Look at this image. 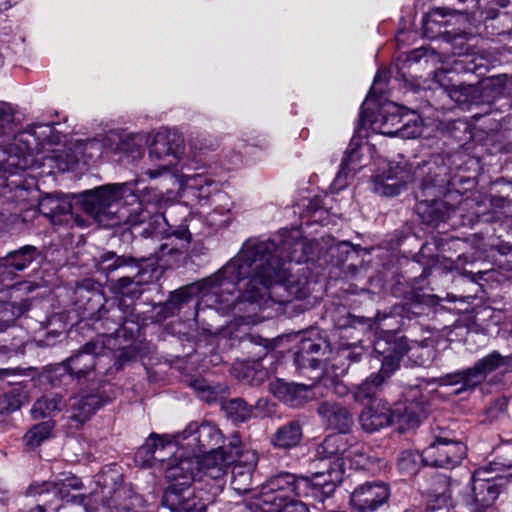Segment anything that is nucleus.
Returning <instances> with one entry per match:
<instances>
[{
	"label": "nucleus",
	"mask_w": 512,
	"mask_h": 512,
	"mask_svg": "<svg viewBox=\"0 0 512 512\" xmlns=\"http://www.w3.org/2000/svg\"><path fill=\"white\" fill-rule=\"evenodd\" d=\"M422 127L419 120V117L412 114H405V119L402 122L399 132L396 136L401 137L403 139H412L416 138L421 134Z\"/></svg>",
	"instance_id": "obj_48"
},
{
	"label": "nucleus",
	"mask_w": 512,
	"mask_h": 512,
	"mask_svg": "<svg viewBox=\"0 0 512 512\" xmlns=\"http://www.w3.org/2000/svg\"><path fill=\"white\" fill-rule=\"evenodd\" d=\"M190 148L194 151V157H197L204 151H213L218 147V141L206 136H198L189 142Z\"/></svg>",
	"instance_id": "obj_52"
},
{
	"label": "nucleus",
	"mask_w": 512,
	"mask_h": 512,
	"mask_svg": "<svg viewBox=\"0 0 512 512\" xmlns=\"http://www.w3.org/2000/svg\"><path fill=\"white\" fill-rule=\"evenodd\" d=\"M58 141L54 127L48 124H33L16 133L7 143L0 145V171L14 175L35 166L37 155L46 145Z\"/></svg>",
	"instance_id": "obj_5"
},
{
	"label": "nucleus",
	"mask_w": 512,
	"mask_h": 512,
	"mask_svg": "<svg viewBox=\"0 0 512 512\" xmlns=\"http://www.w3.org/2000/svg\"><path fill=\"white\" fill-rule=\"evenodd\" d=\"M330 197L328 195H324V197L316 196L313 200L310 201L308 208L314 213L320 210H326L328 201Z\"/></svg>",
	"instance_id": "obj_59"
},
{
	"label": "nucleus",
	"mask_w": 512,
	"mask_h": 512,
	"mask_svg": "<svg viewBox=\"0 0 512 512\" xmlns=\"http://www.w3.org/2000/svg\"><path fill=\"white\" fill-rule=\"evenodd\" d=\"M320 387L319 384L306 386L277 381L273 384L272 391L274 395L285 404L291 407H300L312 400Z\"/></svg>",
	"instance_id": "obj_22"
},
{
	"label": "nucleus",
	"mask_w": 512,
	"mask_h": 512,
	"mask_svg": "<svg viewBox=\"0 0 512 512\" xmlns=\"http://www.w3.org/2000/svg\"><path fill=\"white\" fill-rule=\"evenodd\" d=\"M26 396L22 395L18 391H12L9 394L5 395V400L7 401L6 409L10 412L18 410L25 402Z\"/></svg>",
	"instance_id": "obj_55"
},
{
	"label": "nucleus",
	"mask_w": 512,
	"mask_h": 512,
	"mask_svg": "<svg viewBox=\"0 0 512 512\" xmlns=\"http://www.w3.org/2000/svg\"><path fill=\"white\" fill-rule=\"evenodd\" d=\"M466 446L460 441L437 437L423 449L421 459L426 466L454 468L466 455Z\"/></svg>",
	"instance_id": "obj_15"
},
{
	"label": "nucleus",
	"mask_w": 512,
	"mask_h": 512,
	"mask_svg": "<svg viewBox=\"0 0 512 512\" xmlns=\"http://www.w3.org/2000/svg\"><path fill=\"white\" fill-rule=\"evenodd\" d=\"M221 430L208 421L201 423L191 422L186 428L177 434V442L193 452H205L216 450L223 443Z\"/></svg>",
	"instance_id": "obj_14"
},
{
	"label": "nucleus",
	"mask_w": 512,
	"mask_h": 512,
	"mask_svg": "<svg viewBox=\"0 0 512 512\" xmlns=\"http://www.w3.org/2000/svg\"><path fill=\"white\" fill-rule=\"evenodd\" d=\"M181 461L192 463L189 470L194 475V481H206V478H208L220 482L226 476L229 466L235 462V459L233 454L227 452L225 448H217L202 457L194 455L185 457Z\"/></svg>",
	"instance_id": "obj_13"
},
{
	"label": "nucleus",
	"mask_w": 512,
	"mask_h": 512,
	"mask_svg": "<svg viewBox=\"0 0 512 512\" xmlns=\"http://www.w3.org/2000/svg\"><path fill=\"white\" fill-rule=\"evenodd\" d=\"M154 434H151L146 442L137 450L135 463L141 467H155Z\"/></svg>",
	"instance_id": "obj_46"
},
{
	"label": "nucleus",
	"mask_w": 512,
	"mask_h": 512,
	"mask_svg": "<svg viewBox=\"0 0 512 512\" xmlns=\"http://www.w3.org/2000/svg\"><path fill=\"white\" fill-rule=\"evenodd\" d=\"M409 350L410 349L404 345L401 346L400 349L396 350L395 354H388L383 357L381 368L377 374L384 376V382L399 368L401 357L405 353H408Z\"/></svg>",
	"instance_id": "obj_44"
},
{
	"label": "nucleus",
	"mask_w": 512,
	"mask_h": 512,
	"mask_svg": "<svg viewBox=\"0 0 512 512\" xmlns=\"http://www.w3.org/2000/svg\"><path fill=\"white\" fill-rule=\"evenodd\" d=\"M104 341H91L64 362L66 370L77 378L86 377L92 370L99 374L101 358L105 355Z\"/></svg>",
	"instance_id": "obj_18"
},
{
	"label": "nucleus",
	"mask_w": 512,
	"mask_h": 512,
	"mask_svg": "<svg viewBox=\"0 0 512 512\" xmlns=\"http://www.w3.org/2000/svg\"><path fill=\"white\" fill-rule=\"evenodd\" d=\"M143 261L132 256L117 255L115 252L109 251L100 255L96 260V267L99 272L109 275L114 271L123 267L139 268Z\"/></svg>",
	"instance_id": "obj_34"
},
{
	"label": "nucleus",
	"mask_w": 512,
	"mask_h": 512,
	"mask_svg": "<svg viewBox=\"0 0 512 512\" xmlns=\"http://www.w3.org/2000/svg\"><path fill=\"white\" fill-rule=\"evenodd\" d=\"M413 179L406 163L383 162L382 167L373 176L372 190L383 196H395L401 192L404 185Z\"/></svg>",
	"instance_id": "obj_17"
},
{
	"label": "nucleus",
	"mask_w": 512,
	"mask_h": 512,
	"mask_svg": "<svg viewBox=\"0 0 512 512\" xmlns=\"http://www.w3.org/2000/svg\"><path fill=\"white\" fill-rule=\"evenodd\" d=\"M270 292H271V295L273 297V300H271V301L261 305V308L257 311V318H258V320L253 322V323L252 322L248 323V322H245V321L238 320L237 317H236L235 310L232 308L229 311L228 314H232L233 315L235 324L238 325V326H240V325H254V324H257V323H259V322H261L262 320L265 319V316H261L260 315V312L262 310H264L265 308L270 307L274 303L283 304L285 302H289L291 299H297L296 297H293V296L289 295L287 291L279 289L276 286H273L270 289ZM266 318H269V315H266Z\"/></svg>",
	"instance_id": "obj_41"
},
{
	"label": "nucleus",
	"mask_w": 512,
	"mask_h": 512,
	"mask_svg": "<svg viewBox=\"0 0 512 512\" xmlns=\"http://www.w3.org/2000/svg\"><path fill=\"white\" fill-rule=\"evenodd\" d=\"M446 182L445 179L436 175L434 178L425 179L421 184V191L417 193L416 213L424 223L432 226H438L446 221L454 211L451 205L439 199H428L427 196L435 197L437 191Z\"/></svg>",
	"instance_id": "obj_12"
},
{
	"label": "nucleus",
	"mask_w": 512,
	"mask_h": 512,
	"mask_svg": "<svg viewBox=\"0 0 512 512\" xmlns=\"http://www.w3.org/2000/svg\"><path fill=\"white\" fill-rule=\"evenodd\" d=\"M103 404L96 394H87L74 397L71 403V417L80 423L88 420Z\"/></svg>",
	"instance_id": "obj_35"
},
{
	"label": "nucleus",
	"mask_w": 512,
	"mask_h": 512,
	"mask_svg": "<svg viewBox=\"0 0 512 512\" xmlns=\"http://www.w3.org/2000/svg\"><path fill=\"white\" fill-rule=\"evenodd\" d=\"M15 128V113L12 106L0 101V138L13 133Z\"/></svg>",
	"instance_id": "obj_47"
},
{
	"label": "nucleus",
	"mask_w": 512,
	"mask_h": 512,
	"mask_svg": "<svg viewBox=\"0 0 512 512\" xmlns=\"http://www.w3.org/2000/svg\"><path fill=\"white\" fill-rule=\"evenodd\" d=\"M21 374V370L19 368H5L0 369V381H4L10 376Z\"/></svg>",
	"instance_id": "obj_63"
},
{
	"label": "nucleus",
	"mask_w": 512,
	"mask_h": 512,
	"mask_svg": "<svg viewBox=\"0 0 512 512\" xmlns=\"http://www.w3.org/2000/svg\"><path fill=\"white\" fill-rule=\"evenodd\" d=\"M452 482L446 475H439L434 478L429 491L428 506L435 505L439 512H449L451 505Z\"/></svg>",
	"instance_id": "obj_31"
},
{
	"label": "nucleus",
	"mask_w": 512,
	"mask_h": 512,
	"mask_svg": "<svg viewBox=\"0 0 512 512\" xmlns=\"http://www.w3.org/2000/svg\"><path fill=\"white\" fill-rule=\"evenodd\" d=\"M393 419L394 412L390 405L382 400L374 401L366 406L359 416L361 427L368 433H373L389 426Z\"/></svg>",
	"instance_id": "obj_23"
},
{
	"label": "nucleus",
	"mask_w": 512,
	"mask_h": 512,
	"mask_svg": "<svg viewBox=\"0 0 512 512\" xmlns=\"http://www.w3.org/2000/svg\"><path fill=\"white\" fill-rule=\"evenodd\" d=\"M391 490L386 482L367 481L354 488L350 505L356 512H377L388 504Z\"/></svg>",
	"instance_id": "obj_16"
},
{
	"label": "nucleus",
	"mask_w": 512,
	"mask_h": 512,
	"mask_svg": "<svg viewBox=\"0 0 512 512\" xmlns=\"http://www.w3.org/2000/svg\"><path fill=\"white\" fill-rule=\"evenodd\" d=\"M318 413L338 433L348 432L354 423L352 413L340 403L324 402L319 406Z\"/></svg>",
	"instance_id": "obj_25"
},
{
	"label": "nucleus",
	"mask_w": 512,
	"mask_h": 512,
	"mask_svg": "<svg viewBox=\"0 0 512 512\" xmlns=\"http://www.w3.org/2000/svg\"><path fill=\"white\" fill-rule=\"evenodd\" d=\"M399 420L407 424L409 427H415L420 423L418 414L409 408H405V411L399 415Z\"/></svg>",
	"instance_id": "obj_58"
},
{
	"label": "nucleus",
	"mask_w": 512,
	"mask_h": 512,
	"mask_svg": "<svg viewBox=\"0 0 512 512\" xmlns=\"http://www.w3.org/2000/svg\"><path fill=\"white\" fill-rule=\"evenodd\" d=\"M391 71L387 68H380L374 78L369 91V96H382L390 78Z\"/></svg>",
	"instance_id": "obj_51"
},
{
	"label": "nucleus",
	"mask_w": 512,
	"mask_h": 512,
	"mask_svg": "<svg viewBox=\"0 0 512 512\" xmlns=\"http://www.w3.org/2000/svg\"><path fill=\"white\" fill-rule=\"evenodd\" d=\"M322 483L311 482L306 477L289 472H281L268 478L260 488L256 505L270 512L297 498L316 496L322 490Z\"/></svg>",
	"instance_id": "obj_6"
},
{
	"label": "nucleus",
	"mask_w": 512,
	"mask_h": 512,
	"mask_svg": "<svg viewBox=\"0 0 512 512\" xmlns=\"http://www.w3.org/2000/svg\"><path fill=\"white\" fill-rule=\"evenodd\" d=\"M428 50L425 48L415 49L406 56V60L411 63L419 62L423 57L426 56Z\"/></svg>",
	"instance_id": "obj_61"
},
{
	"label": "nucleus",
	"mask_w": 512,
	"mask_h": 512,
	"mask_svg": "<svg viewBox=\"0 0 512 512\" xmlns=\"http://www.w3.org/2000/svg\"><path fill=\"white\" fill-rule=\"evenodd\" d=\"M420 456L412 451H403L400 453L397 461L399 471L403 475H413L418 470V459Z\"/></svg>",
	"instance_id": "obj_49"
},
{
	"label": "nucleus",
	"mask_w": 512,
	"mask_h": 512,
	"mask_svg": "<svg viewBox=\"0 0 512 512\" xmlns=\"http://www.w3.org/2000/svg\"><path fill=\"white\" fill-rule=\"evenodd\" d=\"M81 480L71 474H63L55 481L35 482L27 490L31 497H43L44 505L53 506V511L60 507V501L83 504L86 496L73 492L82 489Z\"/></svg>",
	"instance_id": "obj_11"
},
{
	"label": "nucleus",
	"mask_w": 512,
	"mask_h": 512,
	"mask_svg": "<svg viewBox=\"0 0 512 512\" xmlns=\"http://www.w3.org/2000/svg\"><path fill=\"white\" fill-rule=\"evenodd\" d=\"M446 14L441 8L432 10L428 15L423 18V34L427 38H435L442 33V24L438 17L443 18Z\"/></svg>",
	"instance_id": "obj_43"
},
{
	"label": "nucleus",
	"mask_w": 512,
	"mask_h": 512,
	"mask_svg": "<svg viewBox=\"0 0 512 512\" xmlns=\"http://www.w3.org/2000/svg\"><path fill=\"white\" fill-rule=\"evenodd\" d=\"M103 148V143L96 138L77 140L73 144V148H68L63 152H57L54 155L57 168L61 171H67L81 160L84 163L95 161L102 156Z\"/></svg>",
	"instance_id": "obj_19"
},
{
	"label": "nucleus",
	"mask_w": 512,
	"mask_h": 512,
	"mask_svg": "<svg viewBox=\"0 0 512 512\" xmlns=\"http://www.w3.org/2000/svg\"><path fill=\"white\" fill-rule=\"evenodd\" d=\"M39 252L35 246L25 245L18 250L9 252L2 260V266L11 271H23L37 259Z\"/></svg>",
	"instance_id": "obj_33"
},
{
	"label": "nucleus",
	"mask_w": 512,
	"mask_h": 512,
	"mask_svg": "<svg viewBox=\"0 0 512 512\" xmlns=\"http://www.w3.org/2000/svg\"><path fill=\"white\" fill-rule=\"evenodd\" d=\"M324 342L318 339L302 338L294 351V362L298 368L316 369L320 364V356Z\"/></svg>",
	"instance_id": "obj_28"
},
{
	"label": "nucleus",
	"mask_w": 512,
	"mask_h": 512,
	"mask_svg": "<svg viewBox=\"0 0 512 512\" xmlns=\"http://www.w3.org/2000/svg\"><path fill=\"white\" fill-rule=\"evenodd\" d=\"M140 142L141 141L138 140V136H136V135L129 136V137H127V139L122 141L120 149L128 150L130 143H132L133 145H136L138 148L136 150L131 151L132 157H136L137 155L140 154V151H139V148L141 147Z\"/></svg>",
	"instance_id": "obj_60"
},
{
	"label": "nucleus",
	"mask_w": 512,
	"mask_h": 512,
	"mask_svg": "<svg viewBox=\"0 0 512 512\" xmlns=\"http://www.w3.org/2000/svg\"><path fill=\"white\" fill-rule=\"evenodd\" d=\"M510 466L500 462H490L480 467L471 476L470 489L466 502L474 512H482L491 507L498 498L506 477L502 473Z\"/></svg>",
	"instance_id": "obj_10"
},
{
	"label": "nucleus",
	"mask_w": 512,
	"mask_h": 512,
	"mask_svg": "<svg viewBox=\"0 0 512 512\" xmlns=\"http://www.w3.org/2000/svg\"><path fill=\"white\" fill-rule=\"evenodd\" d=\"M37 498V505L30 509L28 512H48L49 510H53V506L50 505H44L43 503V497H36Z\"/></svg>",
	"instance_id": "obj_64"
},
{
	"label": "nucleus",
	"mask_w": 512,
	"mask_h": 512,
	"mask_svg": "<svg viewBox=\"0 0 512 512\" xmlns=\"http://www.w3.org/2000/svg\"><path fill=\"white\" fill-rule=\"evenodd\" d=\"M508 399L500 397L496 399L487 409L486 416L490 423L498 422L507 417Z\"/></svg>",
	"instance_id": "obj_50"
},
{
	"label": "nucleus",
	"mask_w": 512,
	"mask_h": 512,
	"mask_svg": "<svg viewBox=\"0 0 512 512\" xmlns=\"http://www.w3.org/2000/svg\"><path fill=\"white\" fill-rule=\"evenodd\" d=\"M405 119L402 108L394 103L383 106L378 117L372 121V129L382 135L396 136Z\"/></svg>",
	"instance_id": "obj_27"
},
{
	"label": "nucleus",
	"mask_w": 512,
	"mask_h": 512,
	"mask_svg": "<svg viewBox=\"0 0 512 512\" xmlns=\"http://www.w3.org/2000/svg\"><path fill=\"white\" fill-rule=\"evenodd\" d=\"M302 426L298 421H291L280 426L271 436L270 443L274 448L289 450L298 446L302 440Z\"/></svg>",
	"instance_id": "obj_30"
},
{
	"label": "nucleus",
	"mask_w": 512,
	"mask_h": 512,
	"mask_svg": "<svg viewBox=\"0 0 512 512\" xmlns=\"http://www.w3.org/2000/svg\"><path fill=\"white\" fill-rule=\"evenodd\" d=\"M270 512H310L308 506L297 499L284 504Z\"/></svg>",
	"instance_id": "obj_56"
},
{
	"label": "nucleus",
	"mask_w": 512,
	"mask_h": 512,
	"mask_svg": "<svg viewBox=\"0 0 512 512\" xmlns=\"http://www.w3.org/2000/svg\"><path fill=\"white\" fill-rule=\"evenodd\" d=\"M512 369V356H503L498 351H492L477 360L473 366L448 373L439 377L440 386H456L457 393L472 391L482 384L487 376L495 371L507 373Z\"/></svg>",
	"instance_id": "obj_9"
},
{
	"label": "nucleus",
	"mask_w": 512,
	"mask_h": 512,
	"mask_svg": "<svg viewBox=\"0 0 512 512\" xmlns=\"http://www.w3.org/2000/svg\"><path fill=\"white\" fill-rule=\"evenodd\" d=\"M138 286L139 281H135L133 277L124 276L112 283L111 290L115 294L138 298L141 295V291L138 289Z\"/></svg>",
	"instance_id": "obj_45"
},
{
	"label": "nucleus",
	"mask_w": 512,
	"mask_h": 512,
	"mask_svg": "<svg viewBox=\"0 0 512 512\" xmlns=\"http://www.w3.org/2000/svg\"><path fill=\"white\" fill-rule=\"evenodd\" d=\"M384 376L372 373L353 391V397L357 402L371 401L382 390Z\"/></svg>",
	"instance_id": "obj_37"
},
{
	"label": "nucleus",
	"mask_w": 512,
	"mask_h": 512,
	"mask_svg": "<svg viewBox=\"0 0 512 512\" xmlns=\"http://www.w3.org/2000/svg\"><path fill=\"white\" fill-rule=\"evenodd\" d=\"M133 308L124 299L118 303L103 304L93 318L103 321L104 329L110 336L120 337L124 330L123 325L127 322H135Z\"/></svg>",
	"instance_id": "obj_20"
},
{
	"label": "nucleus",
	"mask_w": 512,
	"mask_h": 512,
	"mask_svg": "<svg viewBox=\"0 0 512 512\" xmlns=\"http://www.w3.org/2000/svg\"><path fill=\"white\" fill-rule=\"evenodd\" d=\"M372 150L368 144H362L359 138L353 137L349 143V146L345 152V156L341 162L340 170L335 178V181L341 186H345L342 182L343 178H346L348 173L356 171L363 167V156L364 153H370Z\"/></svg>",
	"instance_id": "obj_26"
},
{
	"label": "nucleus",
	"mask_w": 512,
	"mask_h": 512,
	"mask_svg": "<svg viewBox=\"0 0 512 512\" xmlns=\"http://www.w3.org/2000/svg\"><path fill=\"white\" fill-rule=\"evenodd\" d=\"M223 409L228 418L235 423L248 421L253 416L252 405L247 404L243 399L234 398L223 404Z\"/></svg>",
	"instance_id": "obj_38"
},
{
	"label": "nucleus",
	"mask_w": 512,
	"mask_h": 512,
	"mask_svg": "<svg viewBox=\"0 0 512 512\" xmlns=\"http://www.w3.org/2000/svg\"><path fill=\"white\" fill-rule=\"evenodd\" d=\"M192 387L198 392L209 393V395H207V396H202V398L205 401L211 402L215 399L214 395L216 392H215L214 388H212L210 385H208L205 380H203V379L194 380L192 383Z\"/></svg>",
	"instance_id": "obj_57"
},
{
	"label": "nucleus",
	"mask_w": 512,
	"mask_h": 512,
	"mask_svg": "<svg viewBox=\"0 0 512 512\" xmlns=\"http://www.w3.org/2000/svg\"><path fill=\"white\" fill-rule=\"evenodd\" d=\"M184 153V140L176 132L159 131L154 136L153 142L149 148L147 167L143 175L150 180L177 176L187 188L195 191L194 195L200 201L208 200L214 192L218 191L217 183L210 177L200 173L190 174L187 171L197 170L198 165L190 167L182 158Z\"/></svg>",
	"instance_id": "obj_4"
},
{
	"label": "nucleus",
	"mask_w": 512,
	"mask_h": 512,
	"mask_svg": "<svg viewBox=\"0 0 512 512\" xmlns=\"http://www.w3.org/2000/svg\"><path fill=\"white\" fill-rule=\"evenodd\" d=\"M28 310L24 302H1L0 303V332L9 327L16 318Z\"/></svg>",
	"instance_id": "obj_40"
},
{
	"label": "nucleus",
	"mask_w": 512,
	"mask_h": 512,
	"mask_svg": "<svg viewBox=\"0 0 512 512\" xmlns=\"http://www.w3.org/2000/svg\"><path fill=\"white\" fill-rule=\"evenodd\" d=\"M53 422L45 421L34 425L24 436V442L27 447L34 449L47 440L53 429Z\"/></svg>",
	"instance_id": "obj_42"
},
{
	"label": "nucleus",
	"mask_w": 512,
	"mask_h": 512,
	"mask_svg": "<svg viewBox=\"0 0 512 512\" xmlns=\"http://www.w3.org/2000/svg\"><path fill=\"white\" fill-rule=\"evenodd\" d=\"M467 63V61L465 59H459V60H455L454 61V66H453V70L455 72H460V71H470V72H475V70L479 67H481L483 64L482 63H476L474 65V67H465L464 64Z\"/></svg>",
	"instance_id": "obj_62"
},
{
	"label": "nucleus",
	"mask_w": 512,
	"mask_h": 512,
	"mask_svg": "<svg viewBox=\"0 0 512 512\" xmlns=\"http://www.w3.org/2000/svg\"><path fill=\"white\" fill-rule=\"evenodd\" d=\"M65 406V402L58 394L44 395L37 399L31 408V415L34 419L54 416Z\"/></svg>",
	"instance_id": "obj_36"
},
{
	"label": "nucleus",
	"mask_w": 512,
	"mask_h": 512,
	"mask_svg": "<svg viewBox=\"0 0 512 512\" xmlns=\"http://www.w3.org/2000/svg\"><path fill=\"white\" fill-rule=\"evenodd\" d=\"M257 457L254 452H247L243 460H237L232 468V488L239 494H245L251 489L252 472L256 465Z\"/></svg>",
	"instance_id": "obj_29"
},
{
	"label": "nucleus",
	"mask_w": 512,
	"mask_h": 512,
	"mask_svg": "<svg viewBox=\"0 0 512 512\" xmlns=\"http://www.w3.org/2000/svg\"><path fill=\"white\" fill-rule=\"evenodd\" d=\"M448 96L458 104H474L480 100V88L474 84H455Z\"/></svg>",
	"instance_id": "obj_39"
},
{
	"label": "nucleus",
	"mask_w": 512,
	"mask_h": 512,
	"mask_svg": "<svg viewBox=\"0 0 512 512\" xmlns=\"http://www.w3.org/2000/svg\"><path fill=\"white\" fill-rule=\"evenodd\" d=\"M38 208L53 224L66 223L73 217L72 204L67 196L45 195L40 199Z\"/></svg>",
	"instance_id": "obj_24"
},
{
	"label": "nucleus",
	"mask_w": 512,
	"mask_h": 512,
	"mask_svg": "<svg viewBox=\"0 0 512 512\" xmlns=\"http://www.w3.org/2000/svg\"><path fill=\"white\" fill-rule=\"evenodd\" d=\"M163 198L162 191H145L143 199L135 193L131 183L107 184L99 186L81 194L83 209L94 220L104 226L128 225L131 227L145 223L140 234L149 242H157V249L148 257H141V261L163 260L165 257L184 253L191 242V233L188 226L181 224L177 227L165 226L166 219L162 215H153L144 204L157 203Z\"/></svg>",
	"instance_id": "obj_1"
},
{
	"label": "nucleus",
	"mask_w": 512,
	"mask_h": 512,
	"mask_svg": "<svg viewBox=\"0 0 512 512\" xmlns=\"http://www.w3.org/2000/svg\"><path fill=\"white\" fill-rule=\"evenodd\" d=\"M218 448H225L227 452H231L234 456L235 462L239 459H244V455L249 452L248 450L243 451L240 436L236 433L231 435L227 445L219 446Z\"/></svg>",
	"instance_id": "obj_53"
},
{
	"label": "nucleus",
	"mask_w": 512,
	"mask_h": 512,
	"mask_svg": "<svg viewBox=\"0 0 512 512\" xmlns=\"http://www.w3.org/2000/svg\"><path fill=\"white\" fill-rule=\"evenodd\" d=\"M176 440L177 434L173 436V441L169 439L168 435L154 434L155 466H164L166 463L165 471L169 464H177L183 459L182 457L171 458L176 452L177 445H182V443H178Z\"/></svg>",
	"instance_id": "obj_32"
},
{
	"label": "nucleus",
	"mask_w": 512,
	"mask_h": 512,
	"mask_svg": "<svg viewBox=\"0 0 512 512\" xmlns=\"http://www.w3.org/2000/svg\"><path fill=\"white\" fill-rule=\"evenodd\" d=\"M450 72L445 69L436 70L434 72V81L443 88L447 94L449 90L456 84L454 77L449 76Z\"/></svg>",
	"instance_id": "obj_54"
},
{
	"label": "nucleus",
	"mask_w": 512,
	"mask_h": 512,
	"mask_svg": "<svg viewBox=\"0 0 512 512\" xmlns=\"http://www.w3.org/2000/svg\"><path fill=\"white\" fill-rule=\"evenodd\" d=\"M261 244L268 246L267 251L261 254V258L264 259L262 278H267L268 281L264 283L267 288L265 292L254 293L259 309L261 305L273 300L270 292L273 286L287 291L293 297L306 298L310 294L308 269L302 267L294 271V266L309 260L310 242L301 237L299 230H294L277 238L247 243L237 256L245 251L254 250Z\"/></svg>",
	"instance_id": "obj_3"
},
{
	"label": "nucleus",
	"mask_w": 512,
	"mask_h": 512,
	"mask_svg": "<svg viewBox=\"0 0 512 512\" xmlns=\"http://www.w3.org/2000/svg\"><path fill=\"white\" fill-rule=\"evenodd\" d=\"M345 433H337L327 436L317 448V455L322 460H333L337 469L332 468L328 471L331 478L329 481L324 480L322 483V494L328 497L336 489V482L341 480V474L344 472L347 462L352 465L355 463L357 467L370 469L372 458L367 455L359 446L348 444Z\"/></svg>",
	"instance_id": "obj_7"
},
{
	"label": "nucleus",
	"mask_w": 512,
	"mask_h": 512,
	"mask_svg": "<svg viewBox=\"0 0 512 512\" xmlns=\"http://www.w3.org/2000/svg\"><path fill=\"white\" fill-rule=\"evenodd\" d=\"M267 249L266 244H261L254 250L235 256L213 275L172 292L167 305L179 309L199 295L197 312L213 308L222 315H228L233 308L238 320L257 321L259 304L254 293H263L267 289L264 283L268 280L262 278L264 259L261 258Z\"/></svg>",
	"instance_id": "obj_2"
},
{
	"label": "nucleus",
	"mask_w": 512,
	"mask_h": 512,
	"mask_svg": "<svg viewBox=\"0 0 512 512\" xmlns=\"http://www.w3.org/2000/svg\"><path fill=\"white\" fill-rule=\"evenodd\" d=\"M108 493L104 505L110 512H148L146 501L128 485L121 484Z\"/></svg>",
	"instance_id": "obj_21"
},
{
	"label": "nucleus",
	"mask_w": 512,
	"mask_h": 512,
	"mask_svg": "<svg viewBox=\"0 0 512 512\" xmlns=\"http://www.w3.org/2000/svg\"><path fill=\"white\" fill-rule=\"evenodd\" d=\"M192 463L180 461L169 464L165 470V478L170 485L165 489L161 504L170 512H191L193 510L205 511L207 502L195 494L191 487L194 475L190 472Z\"/></svg>",
	"instance_id": "obj_8"
}]
</instances>
